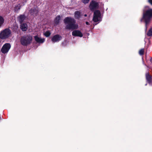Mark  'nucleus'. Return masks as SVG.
Listing matches in <instances>:
<instances>
[{
    "instance_id": "nucleus-9",
    "label": "nucleus",
    "mask_w": 152,
    "mask_h": 152,
    "mask_svg": "<svg viewBox=\"0 0 152 152\" xmlns=\"http://www.w3.org/2000/svg\"><path fill=\"white\" fill-rule=\"evenodd\" d=\"M35 41L38 43L42 44L44 42L45 39L42 38L38 36H36L34 37Z\"/></svg>"
},
{
    "instance_id": "nucleus-7",
    "label": "nucleus",
    "mask_w": 152,
    "mask_h": 152,
    "mask_svg": "<svg viewBox=\"0 0 152 152\" xmlns=\"http://www.w3.org/2000/svg\"><path fill=\"white\" fill-rule=\"evenodd\" d=\"M72 35L75 37H81L83 36V34L82 32L79 30H75L72 33Z\"/></svg>"
},
{
    "instance_id": "nucleus-21",
    "label": "nucleus",
    "mask_w": 152,
    "mask_h": 152,
    "mask_svg": "<svg viewBox=\"0 0 152 152\" xmlns=\"http://www.w3.org/2000/svg\"><path fill=\"white\" fill-rule=\"evenodd\" d=\"M144 52V50L143 49H142L140 50L139 52V54L140 55H142L143 54Z\"/></svg>"
},
{
    "instance_id": "nucleus-23",
    "label": "nucleus",
    "mask_w": 152,
    "mask_h": 152,
    "mask_svg": "<svg viewBox=\"0 0 152 152\" xmlns=\"http://www.w3.org/2000/svg\"><path fill=\"white\" fill-rule=\"evenodd\" d=\"M148 1L152 5V0H148Z\"/></svg>"
},
{
    "instance_id": "nucleus-1",
    "label": "nucleus",
    "mask_w": 152,
    "mask_h": 152,
    "mask_svg": "<svg viewBox=\"0 0 152 152\" xmlns=\"http://www.w3.org/2000/svg\"><path fill=\"white\" fill-rule=\"evenodd\" d=\"M152 19V9L146 6L143 10V15L141 21L144 22L145 23V31L151 22Z\"/></svg>"
},
{
    "instance_id": "nucleus-22",
    "label": "nucleus",
    "mask_w": 152,
    "mask_h": 152,
    "mask_svg": "<svg viewBox=\"0 0 152 152\" xmlns=\"http://www.w3.org/2000/svg\"><path fill=\"white\" fill-rule=\"evenodd\" d=\"M90 0H82V2L84 4L88 3Z\"/></svg>"
},
{
    "instance_id": "nucleus-19",
    "label": "nucleus",
    "mask_w": 152,
    "mask_h": 152,
    "mask_svg": "<svg viewBox=\"0 0 152 152\" xmlns=\"http://www.w3.org/2000/svg\"><path fill=\"white\" fill-rule=\"evenodd\" d=\"M51 34L49 31H47L44 33V35L46 37H49Z\"/></svg>"
},
{
    "instance_id": "nucleus-4",
    "label": "nucleus",
    "mask_w": 152,
    "mask_h": 152,
    "mask_svg": "<svg viewBox=\"0 0 152 152\" xmlns=\"http://www.w3.org/2000/svg\"><path fill=\"white\" fill-rule=\"evenodd\" d=\"M100 12L98 10H95L94 12L93 20L94 22H100L101 20Z\"/></svg>"
},
{
    "instance_id": "nucleus-26",
    "label": "nucleus",
    "mask_w": 152,
    "mask_h": 152,
    "mask_svg": "<svg viewBox=\"0 0 152 152\" xmlns=\"http://www.w3.org/2000/svg\"><path fill=\"white\" fill-rule=\"evenodd\" d=\"M84 16H85V17H86V16H87V15H86V14H85V15H84Z\"/></svg>"
},
{
    "instance_id": "nucleus-16",
    "label": "nucleus",
    "mask_w": 152,
    "mask_h": 152,
    "mask_svg": "<svg viewBox=\"0 0 152 152\" xmlns=\"http://www.w3.org/2000/svg\"><path fill=\"white\" fill-rule=\"evenodd\" d=\"M60 19V16H58L56 17L55 20V22L57 24L59 22V20Z\"/></svg>"
},
{
    "instance_id": "nucleus-3",
    "label": "nucleus",
    "mask_w": 152,
    "mask_h": 152,
    "mask_svg": "<svg viewBox=\"0 0 152 152\" xmlns=\"http://www.w3.org/2000/svg\"><path fill=\"white\" fill-rule=\"evenodd\" d=\"M11 32L9 29H6L0 33V38L4 39L9 37L10 35Z\"/></svg>"
},
{
    "instance_id": "nucleus-12",
    "label": "nucleus",
    "mask_w": 152,
    "mask_h": 152,
    "mask_svg": "<svg viewBox=\"0 0 152 152\" xmlns=\"http://www.w3.org/2000/svg\"><path fill=\"white\" fill-rule=\"evenodd\" d=\"M81 15V13L80 11H77L75 12V17L76 18H79Z\"/></svg>"
},
{
    "instance_id": "nucleus-2",
    "label": "nucleus",
    "mask_w": 152,
    "mask_h": 152,
    "mask_svg": "<svg viewBox=\"0 0 152 152\" xmlns=\"http://www.w3.org/2000/svg\"><path fill=\"white\" fill-rule=\"evenodd\" d=\"M65 24H67L66 28L67 29H75L78 28V25L76 23L75 20L73 18L68 17L64 20Z\"/></svg>"
},
{
    "instance_id": "nucleus-11",
    "label": "nucleus",
    "mask_w": 152,
    "mask_h": 152,
    "mask_svg": "<svg viewBox=\"0 0 152 152\" xmlns=\"http://www.w3.org/2000/svg\"><path fill=\"white\" fill-rule=\"evenodd\" d=\"M20 28L23 31H26L27 29V25L26 23L21 24L20 26Z\"/></svg>"
},
{
    "instance_id": "nucleus-8",
    "label": "nucleus",
    "mask_w": 152,
    "mask_h": 152,
    "mask_svg": "<svg viewBox=\"0 0 152 152\" xmlns=\"http://www.w3.org/2000/svg\"><path fill=\"white\" fill-rule=\"evenodd\" d=\"M61 39L62 37L61 36L56 34L52 37L51 40L53 42H57L61 40Z\"/></svg>"
},
{
    "instance_id": "nucleus-24",
    "label": "nucleus",
    "mask_w": 152,
    "mask_h": 152,
    "mask_svg": "<svg viewBox=\"0 0 152 152\" xmlns=\"http://www.w3.org/2000/svg\"><path fill=\"white\" fill-rule=\"evenodd\" d=\"M86 23L87 25H89V23L88 22H87V21L86 22Z\"/></svg>"
},
{
    "instance_id": "nucleus-18",
    "label": "nucleus",
    "mask_w": 152,
    "mask_h": 152,
    "mask_svg": "<svg viewBox=\"0 0 152 152\" xmlns=\"http://www.w3.org/2000/svg\"><path fill=\"white\" fill-rule=\"evenodd\" d=\"M20 4H18L17 5L15 6V11H17L18 10L20 9Z\"/></svg>"
},
{
    "instance_id": "nucleus-13",
    "label": "nucleus",
    "mask_w": 152,
    "mask_h": 152,
    "mask_svg": "<svg viewBox=\"0 0 152 152\" xmlns=\"http://www.w3.org/2000/svg\"><path fill=\"white\" fill-rule=\"evenodd\" d=\"M30 13L34 16H36L38 13V10L36 9H33L30 11Z\"/></svg>"
},
{
    "instance_id": "nucleus-17",
    "label": "nucleus",
    "mask_w": 152,
    "mask_h": 152,
    "mask_svg": "<svg viewBox=\"0 0 152 152\" xmlns=\"http://www.w3.org/2000/svg\"><path fill=\"white\" fill-rule=\"evenodd\" d=\"M4 22V18L1 16H0V27L1 26Z\"/></svg>"
},
{
    "instance_id": "nucleus-6",
    "label": "nucleus",
    "mask_w": 152,
    "mask_h": 152,
    "mask_svg": "<svg viewBox=\"0 0 152 152\" xmlns=\"http://www.w3.org/2000/svg\"><path fill=\"white\" fill-rule=\"evenodd\" d=\"M11 48V45L9 43H6L2 47L1 51L4 54L7 53Z\"/></svg>"
},
{
    "instance_id": "nucleus-25",
    "label": "nucleus",
    "mask_w": 152,
    "mask_h": 152,
    "mask_svg": "<svg viewBox=\"0 0 152 152\" xmlns=\"http://www.w3.org/2000/svg\"><path fill=\"white\" fill-rule=\"evenodd\" d=\"M15 28H16V29H17L18 28V26H15Z\"/></svg>"
},
{
    "instance_id": "nucleus-5",
    "label": "nucleus",
    "mask_w": 152,
    "mask_h": 152,
    "mask_svg": "<svg viewBox=\"0 0 152 152\" xmlns=\"http://www.w3.org/2000/svg\"><path fill=\"white\" fill-rule=\"evenodd\" d=\"M32 39V38L31 36H27L23 37L21 38V43L23 45H26L30 42Z\"/></svg>"
},
{
    "instance_id": "nucleus-10",
    "label": "nucleus",
    "mask_w": 152,
    "mask_h": 152,
    "mask_svg": "<svg viewBox=\"0 0 152 152\" xmlns=\"http://www.w3.org/2000/svg\"><path fill=\"white\" fill-rule=\"evenodd\" d=\"M98 3L94 1H92L90 3L89 5V8L91 10H93L96 8L98 7Z\"/></svg>"
},
{
    "instance_id": "nucleus-20",
    "label": "nucleus",
    "mask_w": 152,
    "mask_h": 152,
    "mask_svg": "<svg viewBox=\"0 0 152 152\" xmlns=\"http://www.w3.org/2000/svg\"><path fill=\"white\" fill-rule=\"evenodd\" d=\"M147 35L148 36H152V28H151L148 31V33Z\"/></svg>"
},
{
    "instance_id": "nucleus-15",
    "label": "nucleus",
    "mask_w": 152,
    "mask_h": 152,
    "mask_svg": "<svg viewBox=\"0 0 152 152\" xmlns=\"http://www.w3.org/2000/svg\"><path fill=\"white\" fill-rule=\"evenodd\" d=\"M146 79L148 82H151V80H152V76L151 77L148 73H146Z\"/></svg>"
},
{
    "instance_id": "nucleus-14",
    "label": "nucleus",
    "mask_w": 152,
    "mask_h": 152,
    "mask_svg": "<svg viewBox=\"0 0 152 152\" xmlns=\"http://www.w3.org/2000/svg\"><path fill=\"white\" fill-rule=\"evenodd\" d=\"M25 19L24 15H20L18 18V19L20 23H21Z\"/></svg>"
}]
</instances>
